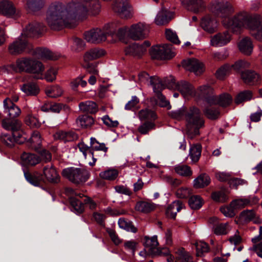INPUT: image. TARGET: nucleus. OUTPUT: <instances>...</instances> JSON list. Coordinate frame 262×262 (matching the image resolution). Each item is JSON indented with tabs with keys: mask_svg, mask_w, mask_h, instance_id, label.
<instances>
[{
	"mask_svg": "<svg viewBox=\"0 0 262 262\" xmlns=\"http://www.w3.org/2000/svg\"><path fill=\"white\" fill-rule=\"evenodd\" d=\"M99 9V4L94 0H72L67 5L55 3L50 6L46 20L53 29L72 28L78 20L85 17L89 12L96 15Z\"/></svg>",
	"mask_w": 262,
	"mask_h": 262,
	"instance_id": "f257e3e1",
	"label": "nucleus"
},
{
	"mask_svg": "<svg viewBox=\"0 0 262 262\" xmlns=\"http://www.w3.org/2000/svg\"><path fill=\"white\" fill-rule=\"evenodd\" d=\"M210 9L215 15L222 18L224 26L233 32L238 33L243 28H247L250 30L252 36L262 41V24L260 15H252L246 12H241L230 17L233 9L231 4L226 1H215L212 3Z\"/></svg>",
	"mask_w": 262,
	"mask_h": 262,
	"instance_id": "f03ea898",
	"label": "nucleus"
},
{
	"mask_svg": "<svg viewBox=\"0 0 262 262\" xmlns=\"http://www.w3.org/2000/svg\"><path fill=\"white\" fill-rule=\"evenodd\" d=\"M2 126L6 130H11V134L3 133L1 135V140L4 144L9 147H12L15 143H20L22 141H19L22 135L20 132L21 122L18 120H10L4 119L2 121Z\"/></svg>",
	"mask_w": 262,
	"mask_h": 262,
	"instance_id": "7ed1b4c3",
	"label": "nucleus"
},
{
	"mask_svg": "<svg viewBox=\"0 0 262 262\" xmlns=\"http://www.w3.org/2000/svg\"><path fill=\"white\" fill-rule=\"evenodd\" d=\"M15 70L34 74V78L42 79L45 66L39 61L32 58L23 57L16 60Z\"/></svg>",
	"mask_w": 262,
	"mask_h": 262,
	"instance_id": "20e7f679",
	"label": "nucleus"
},
{
	"mask_svg": "<svg viewBox=\"0 0 262 262\" xmlns=\"http://www.w3.org/2000/svg\"><path fill=\"white\" fill-rule=\"evenodd\" d=\"M116 29L117 26L115 24H108L102 29L95 28L86 32L84 34V38L89 42L99 43L105 41L107 35H113Z\"/></svg>",
	"mask_w": 262,
	"mask_h": 262,
	"instance_id": "39448f33",
	"label": "nucleus"
},
{
	"mask_svg": "<svg viewBox=\"0 0 262 262\" xmlns=\"http://www.w3.org/2000/svg\"><path fill=\"white\" fill-rule=\"evenodd\" d=\"M187 122V133L190 138L199 134V129L204 125V121L201 117L200 111L196 107H192L185 114Z\"/></svg>",
	"mask_w": 262,
	"mask_h": 262,
	"instance_id": "423d86ee",
	"label": "nucleus"
},
{
	"mask_svg": "<svg viewBox=\"0 0 262 262\" xmlns=\"http://www.w3.org/2000/svg\"><path fill=\"white\" fill-rule=\"evenodd\" d=\"M62 176L69 181L75 184L85 182L89 179L88 172L83 169L69 167L62 170Z\"/></svg>",
	"mask_w": 262,
	"mask_h": 262,
	"instance_id": "0eeeda50",
	"label": "nucleus"
},
{
	"mask_svg": "<svg viewBox=\"0 0 262 262\" xmlns=\"http://www.w3.org/2000/svg\"><path fill=\"white\" fill-rule=\"evenodd\" d=\"M148 32V26L141 23L133 25L127 31L128 36L135 40L145 38Z\"/></svg>",
	"mask_w": 262,
	"mask_h": 262,
	"instance_id": "6e6552de",
	"label": "nucleus"
},
{
	"mask_svg": "<svg viewBox=\"0 0 262 262\" xmlns=\"http://www.w3.org/2000/svg\"><path fill=\"white\" fill-rule=\"evenodd\" d=\"M171 81L185 98L195 97L196 95V92L194 88L188 82L181 81L176 83V80L173 77L171 78Z\"/></svg>",
	"mask_w": 262,
	"mask_h": 262,
	"instance_id": "1a4fd4ad",
	"label": "nucleus"
},
{
	"mask_svg": "<svg viewBox=\"0 0 262 262\" xmlns=\"http://www.w3.org/2000/svg\"><path fill=\"white\" fill-rule=\"evenodd\" d=\"M182 66L185 70L193 72L195 75H199L204 71L203 63L195 58L183 60Z\"/></svg>",
	"mask_w": 262,
	"mask_h": 262,
	"instance_id": "9d476101",
	"label": "nucleus"
},
{
	"mask_svg": "<svg viewBox=\"0 0 262 262\" xmlns=\"http://www.w3.org/2000/svg\"><path fill=\"white\" fill-rule=\"evenodd\" d=\"M150 45L148 41H145L142 44L133 43L126 49V54L134 57H140L146 51Z\"/></svg>",
	"mask_w": 262,
	"mask_h": 262,
	"instance_id": "9b49d317",
	"label": "nucleus"
},
{
	"mask_svg": "<svg viewBox=\"0 0 262 262\" xmlns=\"http://www.w3.org/2000/svg\"><path fill=\"white\" fill-rule=\"evenodd\" d=\"M113 9L122 18L127 19L133 15L132 8L126 1L117 2L114 5Z\"/></svg>",
	"mask_w": 262,
	"mask_h": 262,
	"instance_id": "f8f14e48",
	"label": "nucleus"
},
{
	"mask_svg": "<svg viewBox=\"0 0 262 262\" xmlns=\"http://www.w3.org/2000/svg\"><path fill=\"white\" fill-rule=\"evenodd\" d=\"M183 5L189 10L194 13L203 11L206 9V3L203 0H181Z\"/></svg>",
	"mask_w": 262,
	"mask_h": 262,
	"instance_id": "ddd939ff",
	"label": "nucleus"
},
{
	"mask_svg": "<svg viewBox=\"0 0 262 262\" xmlns=\"http://www.w3.org/2000/svg\"><path fill=\"white\" fill-rule=\"evenodd\" d=\"M4 113L7 114L10 119L18 117L21 113L20 109L12 100L7 98L3 101Z\"/></svg>",
	"mask_w": 262,
	"mask_h": 262,
	"instance_id": "4468645a",
	"label": "nucleus"
},
{
	"mask_svg": "<svg viewBox=\"0 0 262 262\" xmlns=\"http://www.w3.org/2000/svg\"><path fill=\"white\" fill-rule=\"evenodd\" d=\"M231 39V35L228 31L219 33L211 37L210 45L212 46L222 47L228 43Z\"/></svg>",
	"mask_w": 262,
	"mask_h": 262,
	"instance_id": "2eb2a0df",
	"label": "nucleus"
},
{
	"mask_svg": "<svg viewBox=\"0 0 262 262\" xmlns=\"http://www.w3.org/2000/svg\"><path fill=\"white\" fill-rule=\"evenodd\" d=\"M27 46V41L23 36V34H21L18 38L10 45L9 50L12 54H18L25 50Z\"/></svg>",
	"mask_w": 262,
	"mask_h": 262,
	"instance_id": "dca6fc26",
	"label": "nucleus"
},
{
	"mask_svg": "<svg viewBox=\"0 0 262 262\" xmlns=\"http://www.w3.org/2000/svg\"><path fill=\"white\" fill-rule=\"evenodd\" d=\"M196 92V95L195 97L197 99H203L207 104H208V99H211L212 97H214L215 95L213 89L208 84L200 86Z\"/></svg>",
	"mask_w": 262,
	"mask_h": 262,
	"instance_id": "f3484780",
	"label": "nucleus"
},
{
	"mask_svg": "<svg viewBox=\"0 0 262 262\" xmlns=\"http://www.w3.org/2000/svg\"><path fill=\"white\" fill-rule=\"evenodd\" d=\"M217 20L210 15H207L202 19L201 26L202 29L209 33L214 32L217 27Z\"/></svg>",
	"mask_w": 262,
	"mask_h": 262,
	"instance_id": "a211bd4d",
	"label": "nucleus"
},
{
	"mask_svg": "<svg viewBox=\"0 0 262 262\" xmlns=\"http://www.w3.org/2000/svg\"><path fill=\"white\" fill-rule=\"evenodd\" d=\"M257 202L256 198L247 197L235 199L231 202V206L235 210L242 209L247 206H251Z\"/></svg>",
	"mask_w": 262,
	"mask_h": 262,
	"instance_id": "6ab92c4d",
	"label": "nucleus"
},
{
	"mask_svg": "<svg viewBox=\"0 0 262 262\" xmlns=\"http://www.w3.org/2000/svg\"><path fill=\"white\" fill-rule=\"evenodd\" d=\"M239 220L245 223L253 222L254 224H260L261 222L258 215L253 210H245L239 214Z\"/></svg>",
	"mask_w": 262,
	"mask_h": 262,
	"instance_id": "aec40b11",
	"label": "nucleus"
},
{
	"mask_svg": "<svg viewBox=\"0 0 262 262\" xmlns=\"http://www.w3.org/2000/svg\"><path fill=\"white\" fill-rule=\"evenodd\" d=\"M232 97L227 94H223L219 97L214 95L211 99H208V104H219L222 106H226L229 105L232 102Z\"/></svg>",
	"mask_w": 262,
	"mask_h": 262,
	"instance_id": "412c9836",
	"label": "nucleus"
},
{
	"mask_svg": "<svg viewBox=\"0 0 262 262\" xmlns=\"http://www.w3.org/2000/svg\"><path fill=\"white\" fill-rule=\"evenodd\" d=\"M43 173L48 181L54 183H58L59 181V176L52 165L45 166L43 168Z\"/></svg>",
	"mask_w": 262,
	"mask_h": 262,
	"instance_id": "4be33fe9",
	"label": "nucleus"
},
{
	"mask_svg": "<svg viewBox=\"0 0 262 262\" xmlns=\"http://www.w3.org/2000/svg\"><path fill=\"white\" fill-rule=\"evenodd\" d=\"M43 30V25L39 23L29 24L27 26L23 32L21 33L23 36L34 37L40 33Z\"/></svg>",
	"mask_w": 262,
	"mask_h": 262,
	"instance_id": "5701e85b",
	"label": "nucleus"
},
{
	"mask_svg": "<svg viewBox=\"0 0 262 262\" xmlns=\"http://www.w3.org/2000/svg\"><path fill=\"white\" fill-rule=\"evenodd\" d=\"M185 207L183 203L179 200L172 202L167 208L166 214L168 217L174 219L178 212Z\"/></svg>",
	"mask_w": 262,
	"mask_h": 262,
	"instance_id": "b1692460",
	"label": "nucleus"
},
{
	"mask_svg": "<svg viewBox=\"0 0 262 262\" xmlns=\"http://www.w3.org/2000/svg\"><path fill=\"white\" fill-rule=\"evenodd\" d=\"M157 205L150 201H142L137 202L135 207L136 211L143 213H148L154 211Z\"/></svg>",
	"mask_w": 262,
	"mask_h": 262,
	"instance_id": "393cba45",
	"label": "nucleus"
},
{
	"mask_svg": "<svg viewBox=\"0 0 262 262\" xmlns=\"http://www.w3.org/2000/svg\"><path fill=\"white\" fill-rule=\"evenodd\" d=\"M15 13V8L8 0H0V14L8 17L13 16Z\"/></svg>",
	"mask_w": 262,
	"mask_h": 262,
	"instance_id": "a878e982",
	"label": "nucleus"
},
{
	"mask_svg": "<svg viewBox=\"0 0 262 262\" xmlns=\"http://www.w3.org/2000/svg\"><path fill=\"white\" fill-rule=\"evenodd\" d=\"M53 136L54 139L62 140L64 142L73 141L78 138L77 134L73 132H64L63 130L56 132Z\"/></svg>",
	"mask_w": 262,
	"mask_h": 262,
	"instance_id": "bb28decb",
	"label": "nucleus"
},
{
	"mask_svg": "<svg viewBox=\"0 0 262 262\" xmlns=\"http://www.w3.org/2000/svg\"><path fill=\"white\" fill-rule=\"evenodd\" d=\"M22 163L24 165L34 166L39 163L40 158L37 155L29 152H24L20 156Z\"/></svg>",
	"mask_w": 262,
	"mask_h": 262,
	"instance_id": "cd10ccee",
	"label": "nucleus"
},
{
	"mask_svg": "<svg viewBox=\"0 0 262 262\" xmlns=\"http://www.w3.org/2000/svg\"><path fill=\"white\" fill-rule=\"evenodd\" d=\"M105 54V52L102 49H91L85 53L83 56L84 60L85 62H88L90 60H95L103 56Z\"/></svg>",
	"mask_w": 262,
	"mask_h": 262,
	"instance_id": "c85d7f7f",
	"label": "nucleus"
},
{
	"mask_svg": "<svg viewBox=\"0 0 262 262\" xmlns=\"http://www.w3.org/2000/svg\"><path fill=\"white\" fill-rule=\"evenodd\" d=\"M20 90L28 96H36L40 91L38 86L34 82H28L20 86Z\"/></svg>",
	"mask_w": 262,
	"mask_h": 262,
	"instance_id": "c756f323",
	"label": "nucleus"
},
{
	"mask_svg": "<svg viewBox=\"0 0 262 262\" xmlns=\"http://www.w3.org/2000/svg\"><path fill=\"white\" fill-rule=\"evenodd\" d=\"M239 51L245 55H250L253 49L251 40L248 37H245L238 43Z\"/></svg>",
	"mask_w": 262,
	"mask_h": 262,
	"instance_id": "7c9ffc66",
	"label": "nucleus"
},
{
	"mask_svg": "<svg viewBox=\"0 0 262 262\" xmlns=\"http://www.w3.org/2000/svg\"><path fill=\"white\" fill-rule=\"evenodd\" d=\"M79 108L80 111L85 113L94 114L98 111L96 103L92 101L80 102L79 104Z\"/></svg>",
	"mask_w": 262,
	"mask_h": 262,
	"instance_id": "2f4dec72",
	"label": "nucleus"
},
{
	"mask_svg": "<svg viewBox=\"0 0 262 262\" xmlns=\"http://www.w3.org/2000/svg\"><path fill=\"white\" fill-rule=\"evenodd\" d=\"M35 54L38 58L41 59L56 60L58 57V55L47 49L38 48L36 50Z\"/></svg>",
	"mask_w": 262,
	"mask_h": 262,
	"instance_id": "473e14b6",
	"label": "nucleus"
},
{
	"mask_svg": "<svg viewBox=\"0 0 262 262\" xmlns=\"http://www.w3.org/2000/svg\"><path fill=\"white\" fill-rule=\"evenodd\" d=\"M144 239V246L146 248L148 249L150 252L155 253V251L156 250L158 252V253L160 252L159 250L157 249L159 245L157 236L154 235L151 237L145 236Z\"/></svg>",
	"mask_w": 262,
	"mask_h": 262,
	"instance_id": "72a5a7b5",
	"label": "nucleus"
},
{
	"mask_svg": "<svg viewBox=\"0 0 262 262\" xmlns=\"http://www.w3.org/2000/svg\"><path fill=\"white\" fill-rule=\"evenodd\" d=\"M176 254V262H193L192 256L183 248L178 249Z\"/></svg>",
	"mask_w": 262,
	"mask_h": 262,
	"instance_id": "f704fd0d",
	"label": "nucleus"
},
{
	"mask_svg": "<svg viewBox=\"0 0 262 262\" xmlns=\"http://www.w3.org/2000/svg\"><path fill=\"white\" fill-rule=\"evenodd\" d=\"M241 77L245 83L251 84L256 81L258 78V75L251 70L245 71L241 73Z\"/></svg>",
	"mask_w": 262,
	"mask_h": 262,
	"instance_id": "c9c22d12",
	"label": "nucleus"
},
{
	"mask_svg": "<svg viewBox=\"0 0 262 262\" xmlns=\"http://www.w3.org/2000/svg\"><path fill=\"white\" fill-rule=\"evenodd\" d=\"M210 182L209 177L206 174H202L193 180V186L196 188H203L208 185Z\"/></svg>",
	"mask_w": 262,
	"mask_h": 262,
	"instance_id": "e433bc0d",
	"label": "nucleus"
},
{
	"mask_svg": "<svg viewBox=\"0 0 262 262\" xmlns=\"http://www.w3.org/2000/svg\"><path fill=\"white\" fill-rule=\"evenodd\" d=\"M150 85L152 86L154 92L156 94L161 93V91L165 88V84L158 77H153L150 79Z\"/></svg>",
	"mask_w": 262,
	"mask_h": 262,
	"instance_id": "4c0bfd02",
	"label": "nucleus"
},
{
	"mask_svg": "<svg viewBox=\"0 0 262 262\" xmlns=\"http://www.w3.org/2000/svg\"><path fill=\"white\" fill-rule=\"evenodd\" d=\"M171 19L169 13L162 10L157 14L155 21L157 25H163L168 23Z\"/></svg>",
	"mask_w": 262,
	"mask_h": 262,
	"instance_id": "58836bf2",
	"label": "nucleus"
},
{
	"mask_svg": "<svg viewBox=\"0 0 262 262\" xmlns=\"http://www.w3.org/2000/svg\"><path fill=\"white\" fill-rule=\"evenodd\" d=\"M28 144V145L30 144L31 148L35 150H38L40 148L41 144V140L39 133L38 132H33Z\"/></svg>",
	"mask_w": 262,
	"mask_h": 262,
	"instance_id": "ea45409f",
	"label": "nucleus"
},
{
	"mask_svg": "<svg viewBox=\"0 0 262 262\" xmlns=\"http://www.w3.org/2000/svg\"><path fill=\"white\" fill-rule=\"evenodd\" d=\"M94 122L93 118L91 116L87 115L80 116L76 120L77 125L82 128L90 127L94 124Z\"/></svg>",
	"mask_w": 262,
	"mask_h": 262,
	"instance_id": "a19ab883",
	"label": "nucleus"
},
{
	"mask_svg": "<svg viewBox=\"0 0 262 262\" xmlns=\"http://www.w3.org/2000/svg\"><path fill=\"white\" fill-rule=\"evenodd\" d=\"M43 0H27V7L29 12H35L41 8L44 5Z\"/></svg>",
	"mask_w": 262,
	"mask_h": 262,
	"instance_id": "79ce46f5",
	"label": "nucleus"
},
{
	"mask_svg": "<svg viewBox=\"0 0 262 262\" xmlns=\"http://www.w3.org/2000/svg\"><path fill=\"white\" fill-rule=\"evenodd\" d=\"M118 176V170L114 168L108 169L99 173V176L101 178L110 181L115 180Z\"/></svg>",
	"mask_w": 262,
	"mask_h": 262,
	"instance_id": "37998d69",
	"label": "nucleus"
},
{
	"mask_svg": "<svg viewBox=\"0 0 262 262\" xmlns=\"http://www.w3.org/2000/svg\"><path fill=\"white\" fill-rule=\"evenodd\" d=\"M201 154V146L200 144L194 145L190 147L189 155L192 162H197L200 159Z\"/></svg>",
	"mask_w": 262,
	"mask_h": 262,
	"instance_id": "c03bdc74",
	"label": "nucleus"
},
{
	"mask_svg": "<svg viewBox=\"0 0 262 262\" xmlns=\"http://www.w3.org/2000/svg\"><path fill=\"white\" fill-rule=\"evenodd\" d=\"M164 47L163 45L155 46L151 47L150 54L152 58L154 59H163Z\"/></svg>",
	"mask_w": 262,
	"mask_h": 262,
	"instance_id": "a18cd8bd",
	"label": "nucleus"
},
{
	"mask_svg": "<svg viewBox=\"0 0 262 262\" xmlns=\"http://www.w3.org/2000/svg\"><path fill=\"white\" fill-rule=\"evenodd\" d=\"M119 227L127 231H130L133 233H136L137 231V228L133 225L130 222H127L123 218H120L118 222Z\"/></svg>",
	"mask_w": 262,
	"mask_h": 262,
	"instance_id": "49530a36",
	"label": "nucleus"
},
{
	"mask_svg": "<svg viewBox=\"0 0 262 262\" xmlns=\"http://www.w3.org/2000/svg\"><path fill=\"white\" fill-rule=\"evenodd\" d=\"M195 246L197 256L202 257L209 251L208 245L203 241L196 242L195 244Z\"/></svg>",
	"mask_w": 262,
	"mask_h": 262,
	"instance_id": "de8ad7c7",
	"label": "nucleus"
},
{
	"mask_svg": "<svg viewBox=\"0 0 262 262\" xmlns=\"http://www.w3.org/2000/svg\"><path fill=\"white\" fill-rule=\"evenodd\" d=\"M212 199L217 203H225L228 200V196L223 191H217L212 193Z\"/></svg>",
	"mask_w": 262,
	"mask_h": 262,
	"instance_id": "09e8293b",
	"label": "nucleus"
},
{
	"mask_svg": "<svg viewBox=\"0 0 262 262\" xmlns=\"http://www.w3.org/2000/svg\"><path fill=\"white\" fill-rule=\"evenodd\" d=\"M203 200L199 195H193L189 200V205L192 209H199L203 205Z\"/></svg>",
	"mask_w": 262,
	"mask_h": 262,
	"instance_id": "8fccbe9b",
	"label": "nucleus"
},
{
	"mask_svg": "<svg viewBox=\"0 0 262 262\" xmlns=\"http://www.w3.org/2000/svg\"><path fill=\"white\" fill-rule=\"evenodd\" d=\"M46 93L49 97L56 98L61 95L62 90L59 86L55 85L47 88Z\"/></svg>",
	"mask_w": 262,
	"mask_h": 262,
	"instance_id": "3c124183",
	"label": "nucleus"
},
{
	"mask_svg": "<svg viewBox=\"0 0 262 262\" xmlns=\"http://www.w3.org/2000/svg\"><path fill=\"white\" fill-rule=\"evenodd\" d=\"M175 171L179 175L182 176H189L192 172L189 167L184 164H178L174 166Z\"/></svg>",
	"mask_w": 262,
	"mask_h": 262,
	"instance_id": "603ef678",
	"label": "nucleus"
},
{
	"mask_svg": "<svg viewBox=\"0 0 262 262\" xmlns=\"http://www.w3.org/2000/svg\"><path fill=\"white\" fill-rule=\"evenodd\" d=\"M139 118L141 120H155L157 118L156 113L151 110L148 109L141 110L139 112Z\"/></svg>",
	"mask_w": 262,
	"mask_h": 262,
	"instance_id": "864d4df0",
	"label": "nucleus"
},
{
	"mask_svg": "<svg viewBox=\"0 0 262 262\" xmlns=\"http://www.w3.org/2000/svg\"><path fill=\"white\" fill-rule=\"evenodd\" d=\"M229 230L228 223L219 224L214 226V232L217 235L226 234Z\"/></svg>",
	"mask_w": 262,
	"mask_h": 262,
	"instance_id": "5fc2aeb1",
	"label": "nucleus"
},
{
	"mask_svg": "<svg viewBox=\"0 0 262 262\" xmlns=\"http://www.w3.org/2000/svg\"><path fill=\"white\" fill-rule=\"evenodd\" d=\"M71 204L77 214L81 213L84 210L83 203L77 198H71Z\"/></svg>",
	"mask_w": 262,
	"mask_h": 262,
	"instance_id": "6e6d98bb",
	"label": "nucleus"
},
{
	"mask_svg": "<svg viewBox=\"0 0 262 262\" xmlns=\"http://www.w3.org/2000/svg\"><path fill=\"white\" fill-rule=\"evenodd\" d=\"M165 36L167 39L173 43L179 44L180 43L176 32L170 29L165 30Z\"/></svg>",
	"mask_w": 262,
	"mask_h": 262,
	"instance_id": "4d7b16f0",
	"label": "nucleus"
},
{
	"mask_svg": "<svg viewBox=\"0 0 262 262\" xmlns=\"http://www.w3.org/2000/svg\"><path fill=\"white\" fill-rule=\"evenodd\" d=\"M252 98V93L250 91H244L240 93L235 98V103L239 104L243 101H248Z\"/></svg>",
	"mask_w": 262,
	"mask_h": 262,
	"instance_id": "13d9d810",
	"label": "nucleus"
},
{
	"mask_svg": "<svg viewBox=\"0 0 262 262\" xmlns=\"http://www.w3.org/2000/svg\"><path fill=\"white\" fill-rule=\"evenodd\" d=\"M250 63L244 60H239L236 61L234 64L230 65L231 69H233L236 71H240L244 69L248 68Z\"/></svg>",
	"mask_w": 262,
	"mask_h": 262,
	"instance_id": "bf43d9fd",
	"label": "nucleus"
},
{
	"mask_svg": "<svg viewBox=\"0 0 262 262\" xmlns=\"http://www.w3.org/2000/svg\"><path fill=\"white\" fill-rule=\"evenodd\" d=\"M57 70L55 68L51 67L46 72L44 78L48 82H53L56 78Z\"/></svg>",
	"mask_w": 262,
	"mask_h": 262,
	"instance_id": "052dcab7",
	"label": "nucleus"
},
{
	"mask_svg": "<svg viewBox=\"0 0 262 262\" xmlns=\"http://www.w3.org/2000/svg\"><path fill=\"white\" fill-rule=\"evenodd\" d=\"M163 47H164L163 59H169L174 56V48L171 45L165 44L163 45Z\"/></svg>",
	"mask_w": 262,
	"mask_h": 262,
	"instance_id": "680f3d73",
	"label": "nucleus"
},
{
	"mask_svg": "<svg viewBox=\"0 0 262 262\" xmlns=\"http://www.w3.org/2000/svg\"><path fill=\"white\" fill-rule=\"evenodd\" d=\"M231 70V67L229 64H226L221 67L216 72V76L220 79H223Z\"/></svg>",
	"mask_w": 262,
	"mask_h": 262,
	"instance_id": "e2e57ef3",
	"label": "nucleus"
},
{
	"mask_svg": "<svg viewBox=\"0 0 262 262\" xmlns=\"http://www.w3.org/2000/svg\"><path fill=\"white\" fill-rule=\"evenodd\" d=\"M205 115L210 119H215L220 115V112L216 108H206L204 110Z\"/></svg>",
	"mask_w": 262,
	"mask_h": 262,
	"instance_id": "0e129e2a",
	"label": "nucleus"
},
{
	"mask_svg": "<svg viewBox=\"0 0 262 262\" xmlns=\"http://www.w3.org/2000/svg\"><path fill=\"white\" fill-rule=\"evenodd\" d=\"M26 123L31 127H39L41 124L36 117L31 115L27 117Z\"/></svg>",
	"mask_w": 262,
	"mask_h": 262,
	"instance_id": "69168bd1",
	"label": "nucleus"
},
{
	"mask_svg": "<svg viewBox=\"0 0 262 262\" xmlns=\"http://www.w3.org/2000/svg\"><path fill=\"white\" fill-rule=\"evenodd\" d=\"M221 212L226 217H231L235 215L234 208L231 206V203L229 206L222 207L220 208Z\"/></svg>",
	"mask_w": 262,
	"mask_h": 262,
	"instance_id": "338daca9",
	"label": "nucleus"
},
{
	"mask_svg": "<svg viewBox=\"0 0 262 262\" xmlns=\"http://www.w3.org/2000/svg\"><path fill=\"white\" fill-rule=\"evenodd\" d=\"M185 114V107L182 106L180 108L171 111L169 112V116L176 119L180 120L184 117Z\"/></svg>",
	"mask_w": 262,
	"mask_h": 262,
	"instance_id": "774afa93",
	"label": "nucleus"
}]
</instances>
